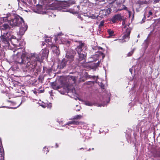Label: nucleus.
Listing matches in <instances>:
<instances>
[{"instance_id": "nucleus-9", "label": "nucleus", "mask_w": 160, "mask_h": 160, "mask_svg": "<svg viewBox=\"0 0 160 160\" xmlns=\"http://www.w3.org/2000/svg\"><path fill=\"white\" fill-rule=\"evenodd\" d=\"M123 17L120 14H116L115 15L111 18V21L113 23H115L117 20L121 21Z\"/></svg>"}, {"instance_id": "nucleus-18", "label": "nucleus", "mask_w": 160, "mask_h": 160, "mask_svg": "<svg viewBox=\"0 0 160 160\" xmlns=\"http://www.w3.org/2000/svg\"><path fill=\"white\" fill-rule=\"evenodd\" d=\"M84 104L86 105L89 106H92L94 104V103L88 101H86L84 102Z\"/></svg>"}, {"instance_id": "nucleus-44", "label": "nucleus", "mask_w": 160, "mask_h": 160, "mask_svg": "<svg viewBox=\"0 0 160 160\" xmlns=\"http://www.w3.org/2000/svg\"><path fill=\"white\" fill-rule=\"evenodd\" d=\"M132 68H130L129 69V71L130 72L131 74L132 73Z\"/></svg>"}, {"instance_id": "nucleus-24", "label": "nucleus", "mask_w": 160, "mask_h": 160, "mask_svg": "<svg viewBox=\"0 0 160 160\" xmlns=\"http://www.w3.org/2000/svg\"><path fill=\"white\" fill-rule=\"evenodd\" d=\"M82 117V116L80 115H77L73 118V119H80Z\"/></svg>"}, {"instance_id": "nucleus-15", "label": "nucleus", "mask_w": 160, "mask_h": 160, "mask_svg": "<svg viewBox=\"0 0 160 160\" xmlns=\"http://www.w3.org/2000/svg\"><path fill=\"white\" fill-rule=\"evenodd\" d=\"M80 123V122L77 121H70L66 123V125H69L70 124H72L78 125Z\"/></svg>"}, {"instance_id": "nucleus-10", "label": "nucleus", "mask_w": 160, "mask_h": 160, "mask_svg": "<svg viewBox=\"0 0 160 160\" xmlns=\"http://www.w3.org/2000/svg\"><path fill=\"white\" fill-rule=\"evenodd\" d=\"M49 51L46 48L42 49L40 53V55L41 56L42 58L44 59L45 58H47L48 56Z\"/></svg>"}, {"instance_id": "nucleus-7", "label": "nucleus", "mask_w": 160, "mask_h": 160, "mask_svg": "<svg viewBox=\"0 0 160 160\" xmlns=\"http://www.w3.org/2000/svg\"><path fill=\"white\" fill-rule=\"evenodd\" d=\"M76 54L74 50L70 49L67 52L65 58L71 63L73 61L74 56Z\"/></svg>"}, {"instance_id": "nucleus-14", "label": "nucleus", "mask_w": 160, "mask_h": 160, "mask_svg": "<svg viewBox=\"0 0 160 160\" xmlns=\"http://www.w3.org/2000/svg\"><path fill=\"white\" fill-rule=\"evenodd\" d=\"M106 98V99H105V98L103 99L104 103L102 105V106H105V105L106 104L105 103L106 102L107 103H108L109 102L110 100V95L109 94L107 95Z\"/></svg>"}, {"instance_id": "nucleus-4", "label": "nucleus", "mask_w": 160, "mask_h": 160, "mask_svg": "<svg viewBox=\"0 0 160 160\" xmlns=\"http://www.w3.org/2000/svg\"><path fill=\"white\" fill-rule=\"evenodd\" d=\"M84 48L85 44L81 41H79L78 45L75 48L78 57L76 59L78 62L81 63H83L86 62L87 53L85 51H83Z\"/></svg>"}, {"instance_id": "nucleus-30", "label": "nucleus", "mask_w": 160, "mask_h": 160, "mask_svg": "<svg viewBox=\"0 0 160 160\" xmlns=\"http://www.w3.org/2000/svg\"><path fill=\"white\" fill-rule=\"evenodd\" d=\"M51 40V38H46L45 40V41L47 42H50Z\"/></svg>"}, {"instance_id": "nucleus-31", "label": "nucleus", "mask_w": 160, "mask_h": 160, "mask_svg": "<svg viewBox=\"0 0 160 160\" xmlns=\"http://www.w3.org/2000/svg\"><path fill=\"white\" fill-rule=\"evenodd\" d=\"M148 14H149V15L148 16H147V15L144 14V17L146 16H147L148 17H149V16H150L151 15H152V12H151L150 11L148 12Z\"/></svg>"}, {"instance_id": "nucleus-63", "label": "nucleus", "mask_w": 160, "mask_h": 160, "mask_svg": "<svg viewBox=\"0 0 160 160\" xmlns=\"http://www.w3.org/2000/svg\"><path fill=\"white\" fill-rule=\"evenodd\" d=\"M26 11V12H28V10H27V11Z\"/></svg>"}, {"instance_id": "nucleus-29", "label": "nucleus", "mask_w": 160, "mask_h": 160, "mask_svg": "<svg viewBox=\"0 0 160 160\" xmlns=\"http://www.w3.org/2000/svg\"><path fill=\"white\" fill-rule=\"evenodd\" d=\"M134 50L133 49L130 52H129L128 54V56H131L132 55V54L133 53Z\"/></svg>"}, {"instance_id": "nucleus-6", "label": "nucleus", "mask_w": 160, "mask_h": 160, "mask_svg": "<svg viewBox=\"0 0 160 160\" xmlns=\"http://www.w3.org/2000/svg\"><path fill=\"white\" fill-rule=\"evenodd\" d=\"M131 29L129 27L128 25L127 26H125L123 30H124L125 34L122 36L123 39L122 40H120L119 41L120 42L123 43L128 41L130 38L129 36L131 32Z\"/></svg>"}, {"instance_id": "nucleus-35", "label": "nucleus", "mask_w": 160, "mask_h": 160, "mask_svg": "<svg viewBox=\"0 0 160 160\" xmlns=\"http://www.w3.org/2000/svg\"><path fill=\"white\" fill-rule=\"evenodd\" d=\"M44 152L45 151H46V154H47V152L49 151V150H48V148H46V147H44L43 148V150Z\"/></svg>"}, {"instance_id": "nucleus-38", "label": "nucleus", "mask_w": 160, "mask_h": 160, "mask_svg": "<svg viewBox=\"0 0 160 160\" xmlns=\"http://www.w3.org/2000/svg\"><path fill=\"white\" fill-rule=\"evenodd\" d=\"M70 78L71 79H72V81L74 82L75 80V78L74 76H71L70 77Z\"/></svg>"}, {"instance_id": "nucleus-43", "label": "nucleus", "mask_w": 160, "mask_h": 160, "mask_svg": "<svg viewBox=\"0 0 160 160\" xmlns=\"http://www.w3.org/2000/svg\"><path fill=\"white\" fill-rule=\"evenodd\" d=\"M159 2V0H154V2L156 3L157 2Z\"/></svg>"}, {"instance_id": "nucleus-22", "label": "nucleus", "mask_w": 160, "mask_h": 160, "mask_svg": "<svg viewBox=\"0 0 160 160\" xmlns=\"http://www.w3.org/2000/svg\"><path fill=\"white\" fill-rule=\"evenodd\" d=\"M108 32L109 35V37L112 36H113L114 33V31L112 30H111V29H108Z\"/></svg>"}, {"instance_id": "nucleus-50", "label": "nucleus", "mask_w": 160, "mask_h": 160, "mask_svg": "<svg viewBox=\"0 0 160 160\" xmlns=\"http://www.w3.org/2000/svg\"><path fill=\"white\" fill-rule=\"evenodd\" d=\"M56 148H57L58 147V144L57 143L56 144Z\"/></svg>"}, {"instance_id": "nucleus-13", "label": "nucleus", "mask_w": 160, "mask_h": 160, "mask_svg": "<svg viewBox=\"0 0 160 160\" xmlns=\"http://www.w3.org/2000/svg\"><path fill=\"white\" fill-rule=\"evenodd\" d=\"M16 87H18V85L17 84H15L14 82L12 81L11 82V88H12V93H14V91H15V93H18L19 92L18 91H16Z\"/></svg>"}, {"instance_id": "nucleus-37", "label": "nucleus", "mask_w": 160, "mask_h": 160, "mask_svg": "<svg viewBox=\"0 0 160 160\" xmlns=\"http://www.w3.org/2000/svg\"><path fill=\"white\" fill-rule=\"evenodd\" d=\"M21 103L20 104H19V105H18V106H16V107H11L10 108H11V109H16V108H17L18 107H19V106L21 104Z\"/></svg>"}, {"instance_id": "nucleus-20", "label": "nucleus", "mask_w": 160, "mask_h": 160, "mask_svg": "<svg viewBox=\"0 0 160 160\" xmlns=\"http://www.w3.org/2000/svg\"><path fill=\"white\" fill-rule=\"evenodd\" d=\"M155 158H160V152L157 151L153 155Z\"/></svg>"}, {"instance_id": "nucleus-36", "label": "nucleus", "mask_w": 160, "mask_h": 160, "mask_svg": "<svg viewBox=\"0 0 160 160\" xmlns=\"http://www.w3.org/2000/svg\"><path fill=\"white\" fill-rule=\"evenodd\" d=\"M88 77L89 78H92L95 79L96 78V77L95 76H92L91 75H89Z\"/></svg>"}, {"instance_id": "nucleus-62", "label": "nucleus", "mask_w": 160, "mask_h": 160, "mask_svg": "<svg viewBox=\"0 0 160 160\" xmlns=\"http://www.w3.org/2000/svg\"><path fill=\"white\" fill-rule=\"evenodd\" d=\"M139 35H138V38H139Z\"/></svg>"}, {"instance_id": "nucleus-45", "label": "nucleus", "mask_w": 160, "mask_h": 160, "mask_svg": "<svg viewBox=\"0 0 160 160\" xmlns=\"http://www.w3.org/2000/svg\"><path fill=\"white\" fill-rule=\"evenodd\" d=\"M43 91L42 90H41L39 91H38V93H40L42 92H43Z\"/></svg>"}, {"instance_id": "nucleus-58", "label": "nucleus", "mask_w": 160, "mask_h": 160, "mask_svg": "<svg viewBox=\"0 0 160 160\" xmlns=\"http://www.w3.org/2000/svg\"><path fill=\"white\" fill-rule=\"evenodd\" d=\"M84 149L83 148H81L80 149V150H81V149Z\"/></svg>"}, {"instance_id": "nucleus-40", "label": "nucleus", "mask_w": 160, "mask_h": 160, "mask_svg": "<svg viewBox=\"0 0 160 160\" xmlns=\"http://www.w3.org/2000/svg\"><path fill=\"white\" fill-rule=\"evenodd\" d=\"M18 2H20V1H21V2H22L24 3H26V0H17Z\"/></svg>"}, {"instance_id": "nucleus-57", "label": "nucleus", "mask_w": 160, "mask_h": 160, "mask_svg": "<svg viewBox=\"0 0 160 160\" xmlns=\"http://www.w3.org/2000/svg\"><path fill=\"white\" fill-rule=\"evenodd\" d=\"M142 21H143V22H142V23L144 22V21H143V18L142 19Z\"/></svg>"}, {"instance_id": "nucleus-27", "label": "nucleus", "mask_w": 160, "mask_h": 160, "mask_svg": "<svg viewBox=\"0 0 160 160\" xmlns=\"http://www.w3.org/2000/svg\"><path fill=\"white\" fill-rule=\"evenodd\" d=\"M148 37L147 38V39L144 41L145 43V45L146 46V47H147L149 42V40L148 39Z\"/></svg>"}, {"instance_id": "nucleus-51", "label": "nucleus", "mask_w": 160, "mask_h": 160, "mask_svg": "<svg viewBox=\"0 0 160 160\" xmlns=\"http://www.w3.org/2000/svg\"><path fill=\"white\" fill-rule=\"evenodd\" d=\"M123 8L124 9H125L126 8H127V7H125V6L124 5H123Z\"/></svg>"}, {"instance_id": "nucleus-3", "label": "nucleus", "mask_w": 160, "mask_h": 160, "mask_svg": "<svg viewBox=\"0 0 160 160\" xmlns=\"http://www.w3.org/2000/svg\"><path fill=\"white\" fill-rule=\"evenodd\" d=\"M42 4L39 5L38 8L39 9H43L45 8L46 10H61L58 8L59 5L56 1L54 0H42Z\"/></svg>"}, {"instance_id": "nucleus-23", "label": "nucleus", "mask_w": 160, "mask_h": 160, "mask_svg": "<svg viewBox=\"0 0 160 160\" xmlns=\"http://www.w3.org/2000/svg\"><path fill=\"white\" fill-rule=\"evenodd\" d=\"M8 16L7 17V16H6V17H3L2 18H1V21L0 22L1 23H2V21L3 22H7L8 21L7 18H8Z\"/></svg>"}, {"instance_id": "nucleus-1", "label": "nucleus", "mask_w": 160, "mask_h": 160, "mask_svg": "<svg viewBox=\"0 0 160 160\" xmlns=\"http://www.w3.org/2000/svg\"><path fill=\"white\" fill-rule=\"evenodd\" d=\"M11 26L12 28H19V30L17 32V35L20 37L24 34L28 28V26L23 18L18 15L14 14L11 15Z\"/></svg>"}, {"instance_id": "nucleus-25", "label": "nucleus", "mask_w": 160, "mask_h": 160, "mask_svg": "<svg viewBox=\"0 0 160 160\" xmlns=\"http://www.w3.org/2000/svg\"><path fill=\"white\" fill-rule=\"evenodd\" d=\"M70 42L69 41H66L65 42L64 44H65L66 46L68 47L70 44Z\"/></svg>"}, {"instance_id": "nucleus-39", "label": "nucleus", "mask_w": 160, "mask_h": 160, "mask_svg": "<svg viewBox=\"0 0 160 160\" xmlns=\"http://www.w3.org/2000/svg\"><path fill=\"white\" fill-rule=\"evenodd\" d=\"M16 68H15L14 67H11V69L13 71H16Z\"/></svg>"}, {"instance_id": "nucleus-52", "label": "nucleus", "mask_w": 160, "mask_h": 160, "mask_svg": "<svg viewBox=\"0 0 160 160\" xmlns=\"http://www.w3.org/2000/svg\"><path fill=\"white\" fill-rule=\"evenodd\" d=\"M37 91H35L34 92V93H35V94H37Z\"/></svg>"}, {"instance_id": "nucleus-12", "label": "nucleus", "mask_w": 160, "mask_h": 160, "mask_svg": "<svg viewBox=\"0 0 160 160\" xmlns=\"http://www.w3.org/2000/svg\"><path fill=\"white\" fill-rule=\"evenodd\" d=\"M52 48L53 53L55 54V55H56L57 57L58 56L60 53V52L58 47L57 46L54 45L52 47Z\"/></svg>"}, {"instance_id": "nucleus-46", "label": "nucleus", "mask_w": 160, "mask_h": 160, "mask_svg": "<svg viewBox=\"0 0 160 160\" xmlns=\"http://www.w3.org/2000/svg\"><path fill=\"white\" fill-rule=\"evenodd\" d=\"M96 2H101L102 0H95Z\"/></svg>"}, {"instance_id": "nucleus-49", "label": "nucleus", "mask_w": 160, "mask_h": 160, "mask_svg": "<svg viewBox=\"0 0 160 160\" xmlns=\"http://www.w3.org/2000/svg\"><path fill=\"white\" fill-rule=\"evenodd\" d=\"M133 11V13H132V18H133L134 17V11Z\"/></svg>"}, {"instance_id": "nucleus-41", "label": "nucleus", "mask_w": 160, "mask_h": 160, "mask_svg": "<svg viewBox=\"0 0 160 160\" xmlns=\"http://www.w3.org/2000/svg\"><path fill=\"white\" fill-rule=\"evenodd\" d=\"M101 87L103 89L104 88V86L103 85V84L101 83Z\"/></svg>"}, {"instance_id": "nucleus-48", "label": "nucleus", "mask_w": 160, "mask_h": 160, "mask_svg": "<svg viewBox=\"0 0 160 160\" xmlns=\"http://www.w3.org/2000/svg\"><path fill=\"white\" fill-rule=\"evenodd\" d=\"M6 95L9 97V98H10L9 97V94H8V93H6Z\"/></svg>"}, {"instance_id": "nucleus-5", "label": "nucleus", "mask_w": 160, "mask_h": 160, "mask_svg": "<svg viewBox=\"0 0 160 160\" xmlns=\"http://www.w3.org/2000/svg\"><path fill=\"white\" fill-rule=\"evenodd\" d=\"M11 42L12 43V45L14 48L12 49L11 48V53H13V57L14 60L16 61L17 60V58L18 56L21 55L20 53V52L18 50L22 49L20 48H18L17 43H18V39L16 37L13 35H12L11 37ZM12 48V46H11V48Z\"/></svg>"}, {"instance_id": "nucleus-33", "label": "nucleus", "mask_w": 160, "mask_h": 160, "mask_svg": "<svg viewBox=\"0 0 160 160\" xmlns=\"http://www.w3.org/2000/svg\"><path fill=\"white\" fill-rule=\"evenodd\" d=\"M128 12L129 15V17L130 18L132 16V12L131 11H128Z\"/></svg>"}, {"instance_id": "nucleus-59", "label": "nucleus", "mask_w": 160, "mask_h": 160, "mask_svg": "<svg viewBox=\"0 0 160 160\" xmlns=\"http://www.w3.org/2000/svg\"><path fill=\"white\" fill-rule=\"evenodd\" d=\"M90 148L88 150V151H90Z\"/></svg>"}, {"instance_id": "nucleus-61", "label": "nucleus", "mask_w": 160, "mask_h": 160, "mask_svg": "<svg viewBox=\"0 0 160 160\" xmlns=\"http://www.w3.org/2000/svg\"><path fill=\"white\" fill-rule=\"evenodd\" d=\"M7 82H8L9 83H10V82H9V81H8H8H7Z\"/></svg>"}, {"instance_id": "nucleus-28", "label": "nucleus", "mask_w": 160, "mask_h": 160, "mask_svg": "<svg viewBox=\"0 0 160 160\" xmlns=\"http://www.w3.org/2000/svg\"><path fill=\"white\" fill-rule=\"evenodd\" d=\"M100 63V62H98L97 63H93V64L94 67L96 68L98 67Z\"/></svg>"}, {"instance_id": "nucleus-54", "label": "nucleus", "mask_w": 160, "mask_h": 160, "mask_svg": "<svg viewBox=\"0 0 160 160\" xmlns=\"http://www.w3.org/2000/svg\"><path fill=\"white\" fill-rule=\"evenodd\" d=\"M107 10H112V9L110 8H108V9H107Z\"/></svg>"}, {"instance_id": "nucleus-17", "label": "nucleus", "mask_w": 160, "mask_h": 160, "mask_svg": "<svg viewBox=\"0 0 160 160\" xmlns=\"http://www.w3.org/2000/svg\"><path fill=\"white\" fill-rule=\"evenodd\" d=\"M51 83V86L52 88L54 89H58L59 88V86H57L56 85V83L54 82H52Z\"/></svg>"}, {"instance_id": "nucleus-60", "label": "nucleus", "mask_w": 160, "mask_h": 160, "mask_svg": "<svg viewBox=\"0 0 160 160\" xmlns=\"http://www.w3.org/2000/svg\"><path fill=\"white\" fill-rule=\"evenodd\" d=\"M6 107L7 108H9V107Z\"/></svg>"}, {"instance_id": "nucleus-19", "label": "nucleus", "mask_w": 160, "mask_h": 160, "mask_svg": "<svg viewBox=\"0 0 160 160\" xmlns=\"http://www.w3.org/2000/svg\"><path fill=\"white\" fill-rule=\"evenodd\" d=\"M148 0H139L138 3L140 4L147 3Z\"/></svg>"}, {"instance_id": "nucleus-26", "label": "nucleus", "mask_w": 160, "mask_h": 160, "mask_svg": "<svg viewBox=\"0 0 160 160\" xmlns=\"http://www.w3.org/2000/svg\"><path fill=\"white\" fill-rule=\"evenodd\" d=\"M104 22V21H102L100 22V23L99 24V27H98V28H100L102 26H103Z\"/></svg>"}, {"instance_id": "nucleus-55", "label": "nucleus", "mask_w": 160, "mask_h": 160, "mask_svg": "<svg viewBox=\"0 0 160 160\" xmlns=\"http://www.w3.org/2000/svg\"><path fill=\"white\" fill-rule=\"evenodd\" d=\"M117 10H122V9H118Z\"/></svg>"}, {"instance_id": "nucleus-53", "label": "nucleus", "mask_w": 160, "mask_h": 160, "mask_svg": "<svg viewBox=\"0 0 160 160\" xmlns=\"http://www.w3.org/2000/svg\"><path fill=\"white\" fill-rule=\"evenodd\" d=\"M102 58H103L104 57V55L103 54H102Z\"/></svg>"}, {"instance_id": "nucleus-64", "label": "nucleus", "mask_w": 160, "mask_h": 160, "mask_svg": "<svg viewBox=\"0 0 160 160\" xmlns=\"http://www.w3.org/2000/svg\"><path fill=\"white\" fill-rule=\"evenodd\" d=\"M159 3H160V0H159Z\"/></svg>"}, {"instance_id": "nucleus-8", "label": "nucleus", "mask_w": 160, "mask_h": 160, "mask_svg": "<svg viewBox=\"0 0 160 160\" xmlns=\"http://www.w3.org/2000/svg\"><path fill=\"white\" fill-rule=\"evenodd\" d=\"M71 63L65 58H63L60 62H59L57 68L59 69H62L66 65H69Z\"/></svg>"}, {"instance_id": "nucleus-42", "label": "nucleus", "mask_w": 160, "mask_h": 160, "mask_svg": "<svg viewBox=\"0 0 160 160\" xmlns=\"http://www.w3.org/2000/svg\"><path fill=\"white\" fill-rule=\"evenodd\" d=\"M10 102H11V104H12V105H13L15 104V103H16L15 102H13L11 101Z\"/></svg>"}, {"instance_id": "nucleus-21", "label": "nucleus", "mask_w": 160, "mask_h": 160, "mask_svg": "<svg viewBox=\"0 0 160 160\" xmlns=\"http://www.w3.org/2000/svg\"><path fill=\"white\" fill-rule=\"evenodd\" d=\"M66 12H69L71 13H72L73 14H78V12L77 11H65Z\"/></svg>"}, {"instance_id": "nucleus-47", "label": "nucleus", "mask_w": 160, "mask_h": 160, "mask_svg": "<svg viewBox=\"0 0 160 160\" xmlns=\"http://www.w3.org/2000/svg\"><path fill=\"white\" fill-rule=\"evenodd\" d=\"M41 106L43 108H45L46 107L44 105H42H42H41Z\"/></svg>"}, {"instance_id": "nucleus-16", "label": "nucleus", "mask_w": 160, "mask_h": 160, "mask_svg": "<svg viewBox=\"0 0 160 160\" xmlns=\"http://www.w3.org/2000/svg\"><path fill=\"white\" fill-rule=\"evenodd\" d=\"M33 12L39 14H47L48 13V12H47L46 11H33Z\"/></svg>"}, {"instance_id": "nucleus-34", "label": "nucleus", "mask_w": 160, "mask_h": 160, "mask_svg": "<svg viewBox=\"0 0 160 160\" xmlns=\"http://www.w3.org/2000/svg\"><path fill=\"white\" fill-rule=\"evenodd\" d=\"M125 20H126V18H124L123 17V18H122V21H123L122 22V25H124L125 23Z\"/></svg>"}, {"instance_id": "nucleus-2", "label": "nucleus", "mask_w": 160, "mask_h": 160, "mask_svg": "<svg viewBox=\"0 0 160 160\" xmlns=\"http://www.w3.org/2000/svg\"><path fill=\"white\" fill-rule=\"evenodd\" d=\"M21 62L20 63L26 64V66L28 68L30 71L33 72L37 65V61L40 60L39 55L36 53H31L30 58L26 57L24 53H22L21 56Z\"/></svg>"}, {"instance_id": "nucleus-56", "label": "nucleus", "mask_w": 160, "mask_h": 160, "mask_svg": "<svg viewBox=\"0 0 160 160\" xmlns=\"http://www.w3.org/2000/svg\"><path fill=\"white\" fill-rule=\"evenodd\" d=\"M80 110V109H78L77 110H76V111H79Z\"/></svg>"}, {"instance_id": "nucleus-11", "label": "nucleus", "mask_w": 160, "mask_h": 160, "mask_svg": "<svg viewBox=\"0 0 160 160\" xmlns=\"http://www.w3.org/2000/svg\"><path fill=\"white\" fill-rule=\"evenodd\" d=\"M75 2L74 0H69L68 1L63 2L61 5L62 7H68L71 5L74 4Z\"/></svg>"}, {"instance_id": "nucleus-32", "label": "nucleus", "mask_w": 160, "mask_h": 160, "mask_svg": "<svg viewBox=\"0 0 160 160\" xmlns=\"http://www.w3.org/2000/svg\"><path fill=\"white\" fill-rule=\"evenodd\" d=\"M49 15L51 16V17H54L56 16V15H55L54 14L51 12L49 13Z\"/></svg>"}]
</instances>
